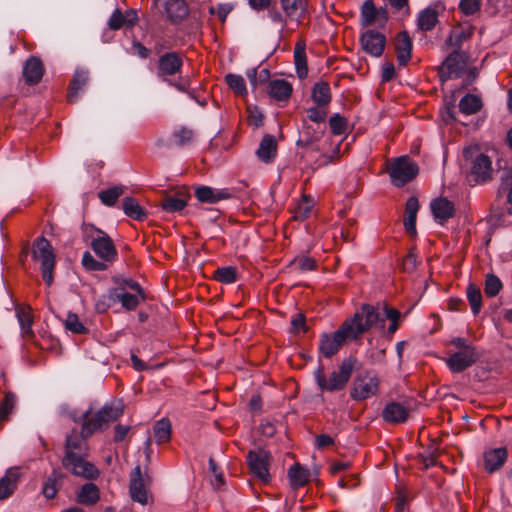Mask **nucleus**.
<instances>
[{
  "label": "nucleus",
  "instance_id": "0e129e2a",
  "mask_svg": "<svg viewBox=\"0 0 512 512\" xmlns=\"http://www.w3.org/2000/svg\"><path fill=\"white\" fill-rule=\"evenodd\" d=\"M274 0H247L249 7L256 12L267 10Z\"/></svg>",
  "mask_w": 512,
  "mask_h": 512
},
{
  "label": "nucleus",
  "instance_id": "a211bd4d",
  "mask_svg": "<svg viewBox=\"0 0 512 512\" xmlns=\"http://www.w3.org/2000/svg\"><path fill=\"white\" fill-rule=\"evenodd\" d=\"M381 416L390 424L404 423L409 417V408L404 403L390 401L385 405Z\"/></svg>",
  "mask_w": 512,
  "mask_h": 512
},
{
  "label": "nucleus",
  "instance_id": "603ef678",
  "mask_svg": "<svg viewBox=\"0 0 512 512\" xmlns=\"http://www.w3.org/2000/svg\"><path fill=\"white\" fill-rule=\"evenodd\" d=\"M82 265L89 271H104L107 268L105 261L96 260L90 252H84Z\"/></svg>",
  "mask_w": 512,
  "mask_h": 512
},
{
  "label": "nucleus",
  "instance_id": "a878e982",
  "mask_svg": "<svg viewBox=\"0 0 512 512\" xmlns=\"http://www.w3.org/2000/svg\"><path fill=\"white\" fill-rule=\"evenodd\" d=\"M277 154V142L273 135L266 134L262 138L256 155L264 163H270L274 160Z\"/></svg>",
  "mask_w": 512,
  "mask_h": 512
},
{
  "label": "nucleus",
  "instance_id": "f3484780",
  "mask_svg": "<svg viewBox=\"0 0 512 512\" xmlns=\"http://www.w3.org/2000/svg\"><path fill=\"white\" fill-rule=\"evenodd\" d=\"M430 208L435 221L441 225L453 218L456 212L454 203L444 197L432 200Z\"/></svg>",
  "mask_w": 512,
  "mask_h": 512
},
{
  "label": "nucleus",
  "instance_id": "864d4df0",
  "mask_svg": "<svg viewBox=\"0 0 512 512\" xmlns=\"http://www.w3.org/2000/svg\"><path fill=\"white\" fill-rule=\"evenodd\" d=\"M502 289L500 279L494 274H488L485 279L484 291L488 297L496 296Z\"/></svg>",
  "mask_w": 512,
  "mask_h": 512
},
{
  "label": "nucleus",
  "instance_id": "e2e57ef3",
  "mask_svg": "<svg viewBox=\"0 0 512 512\" xmlns=\"http://www.w3.org/2000/svg\"><path fill=\"white\" fill-rule=\"evenodd\" d=\"M126 288H129L132 291L137 292L141 296L142 300L145 299L144 291L137 281L131 278L123 280L121 287H119L118 291H125Z\"/></svg>",
  "mask_w": 512,
  "mask_h": 512
},
{
  "label": "nucleus",
  "instance_id": "ea45409f",
  "mask_svg": "<svg viewBox=\"0 0 512 512\" xmlns=\"http://www.w3.org/2000/svg\"><path fill=\"white\" fill-rule=\"evenodd\" d=\"M154 437L158 444L167 443L171 438V423L169 419L162 418L154 426Z\"/></svg>",
  "mask_w": 512,
  "mask_h": 512
},
{
  "label": "nucleus",
  "instance_id": "5701e85b",
  "mask_svg": "<svg viewBox=\"0 0 512 512\" xmlns=\"http://www.w3.org/2000/svg\"><path fill=\"white\" fill-rule=\"evenodd\" d=\"M507 459V450L504 447L488 450L484 453V467L489 473L499 470Z\"/></svg>",
  "mask_w": 512,
  "mask_h": 512
},
{
  "label": "nucleus",
  "instance_id": "052dcab7",
  "mask_svg": "<svg viewBox=\"0 0 512 512\" xmlns=\"http://www.w3.org/2000/svg\"><path fill=\"white\" fill-rule=\"evenodd\" d=\"M248 124L254 128H259L263 124V114L262 112L257 108H248Z\"/></svg>",
  "mask_w": 512,
  "mask_h": 512
},
{
  "label": "nucleus",
  "instance_id": "6ab92c4d",
  "mask_svg": "<svg viewBox=\"0 0 512 512\" xmlns=\"http://www.w3.org/2000/svg\"><path fill=\"white\" fill-rule=\"evenodd\" d=\"M21 477L20 467H10L6 470L4 476L0 478V500L7 499L13 495Z\"/></svg>",
  "mask_w": 512,
  "mask_h": 512
},
{
  "label": "nucleus",
  "instance_id": "7ed1b4c3",
  "mask_svg": "<svg viewBox=\"0 0 512 512\" xmlns=\"http://www.w3.org/2000/svg\"><path fill=\"white\" fill-rule=\"evenodd\" d=\"M356 358L350 356L344 358L337 371H333L329 377L325 376L324 366L320 363L314 372V379L322 391H340L347 385L355 368Z\"/></svg>",
  "mask_w": 512,
  "mask_h": 512
},
{
  "label": "nucleus",
  "instance_id": "423d86ee",
  "mask_svg": "<svg viewBox=\"0 0 512 512\" xmlns=\"http://www.w3.org/2000/svg\"><path fill=\"white\" fill-rule=\"evenodd\" d=\"M388 173L392 184L396 187H402L416 178L419 167L408 156H400L392 161Z\"/></svg>",
  "mask_w": 512,
  "mask_h": 512
},
{
  "label": "nucleus",
  "instance_id": "393cba45",
  "mask_svg": "<svg viewBox=\"0 0 512 512\" xmlns=\"http://www.w3.org/2000/svg\"><path fill=\"white\" fill-rule=\"evenodd\" d=\"M412 43L408 32H400L395 41L397 61L400 66H405L411 58Z\"/></svg>",
  "mask_w": 512,
  "mask_h": 512
},
{
  "label": "nucleus",
  "instance_id": "dca6fc26",
  "mask_svg": "<svg viewBox=\"0 0 512 512\" xmlns=\"http://www.w3.org/2000/svg\"><path fill=\"white\" fill-rule=\"evenodd\" d=\"M281 11L286 18L297 24L302 23L309 15V0H278Z\"/></svg>",
  "mask_w": 512,
  "mask_h": 512
},
{
  "label": "nucleus",
  "instance_id": "f257e3e1",
  "mask_svg": "<svg viewBox=\"0 0 512 512\" xmlns=\"http://www.w3.org/2000/svg\"><path fill=\"white\" fill-rule=\"evenodd\" d=\"M384 320L380 318L377 309L370 304H364L352 317L346 319L333 333H324L319 339V352L325 358L334 356L346 342L359 339L374 325Z\"/></svg>",
  "mask_w": 512,
  "mask_h": 512
},
{
  "label": "nucleus",
  "instance_id": "9d476101",
  "mask_svg": "<svg viewBox=\"0 0 512 512\" xmlns=\"http://www.w3.org/2000/svg\"><path fill=\"white\" fill-rule=\"evenodd\" d=\"M468 56L464 51L453 50L439 67V76L442 81L458 78L465 70Z\"/></svg>",
  "mask_w": 512,
  "mask_h": 512
},
{
  "label": "nucleus",
  "instance_id": "680f3d73",
  "mask_svg": "<svg viewBox=\"0 0 512 512\" xmlns=\"http://www.w3.org/2000/svg\"><path fill=\"white\" fill-rule=\"evenodd\" d=\"M294 265L300 270V271H311L316 268V261L311 257H300L298 259L294 260Z\"/></svg>",
  "mask_w": 512,
  "mask_h": 512
},
{
  "label": "nucleus",
  "instance_id": "20e7f679",
  "mask_svg": "<svg viewBox=\"0 0 512 512\" xmlns=\"http://www.w3.org/2000/svg\"><path fill=\"white\" fill-rule=\"evenodd\" d=\"M183 64V58L178 52H166L157 61L156 75L177 90L185 92L188 87L186 82L172 81V77L181 73Z\"/></svg>",
  "mask_w": 512,
  "mask_h": 512
},
{
  "label": "nucleus",
  "instance_id": "6e6d98bb",
  "mask_svg": "<svg viewBox=\"0 0 512 512\" xmlns=\"http://www.w3.org/2000/svg\"><path fill=\"white\" fill-rule=\"evenodd\" d=\"M326 106H313L306 110L307 118L314 123H323L327 117Z\"/></svg>",
  "mask_w": 512,
  "mask_h": 512
},
{
  "label": "nucleus",
  "instance_id": "0eeeda50",
  "mask_svg": "<svg viewBox=\"0 0 512 512\" xmlns=\"http://www.w3.org/2000/svg\"><path fill=\"white\" fill-rule=\"evenodd\" d=\"M379 378L372 371H363L353 381L350 397L355 401H363L375 396L379 390Z\"/></svg>",
  "mask_w": 512,
  "mask_h": 512
},
{
  "label": "nucleus",
  "instance_id": "4c0bfd02",
  "mask_svg": "<svg viewBox=\"0 0 512 512\" xmlns=\"http://www.w3.org/2000/svg\"><path fill=\"white\" fill-rule=\"evenodd\" d=\"M172 141L178 147L189 145L193 142L195 132L187 126H180L172 132Z\"/></svg>",
  "mask_w": 512,
  "mask_h": 512
},
{
  "label": "nucleus",
  "instance_id": "f8f14e48",
  "mask_svg": "<svg viewBox=\"0 0 512 512\" xmlns=\"http://www.w3.org/2000/svg\"><path fill=\"white\" fill-rule=\"evenodd\" d=\"M493 172L490 157L480 153L472 161L470 178L475 184H487L493 180Z\"/></svg>",
  "mask_w": 512,
  "mask_h": 512
},
{
  "label": "nucleus",
  "instance_id": "774afa93",
  "mask_svg": "<svg viewBox=\"0 0 512 512\" xmlns=\"http://www.w3.org/2000/svg\"><path fill=\"white\" fill-rule=\"evenodd\" d=\"M417 266L416 255L412 252L408 253L402 261V267L405 271H413Z\"/></svg>",
  "mask_w": 512,
  "mask_h": 512
},
{
  "label": "nucleus",
  "instance_id": "9b49d317",
  "mask_svg": "<svg viewBox=\"0 0 512 512\" xmlns=\"http://www.w3.org/2000/svg\"><path fill=\"white\" fill-rule=\"evenodd\" d=\"M154 5L171 24H179L189 15V8L184 0H154Z\"/></svg>",
  "mask_w": 512,
  "mask_h": 512
},
{
  "label": "nucleus",
  "instance_id": "f03ea898",
  "mask_svg": "<svg viewBox=\"0 0 512 512\" xmlns=\"http://www.w3.org/2000/svg\"><path fill=\"white\" fill-rule=\"evenodd\" d=\"M123 414L122 404L104 405L97 413L90 416V411L83 414L81 431L73 429L65 441V455L76 453L88 454L87 439L95 432L107 428L110 422L116 421Z\"/></svg>",
  "mask_w": 512,
  "mask_h": 512
},
{
  "label": "nucleus",
  "instance_id": "412c9836",
  "mask_svg": "<svg viewBox=\"0 0 512 512\" xmlns=\"http://www.w3.org/2000/svg\"><path fill=\"white\" fill-rule=\"evenodd\" d=\"M129 491L131 498L141 504L147 503V491L142 479L140 466H136L130 474Z\"/></svg>",
  "mask_w": 512,
  "mask_h": 512
},
{
  "label": "nucleus",
  "instance_id": "4d7b16f0",
  "mask_svg": "<svg viewBox=\"0 0 512 512\" xmlns=\"http://www.w3.org/2000/svg\"><path fill=\"white\" fill-rule=\"evenodd\" d=\"M481 5V0H460L459 9L466 16H470L477 13L480 10Z\"/></svg>",
  "mask_w": 512,
  "mask_h": 512
},
{
  "label": "nucleus",
  "instance_id": "a18cd8bd",
  "mask_svg": "<svg viewBox=\"0 0 512 512\" xmlns=\"http://www.w3.org/2000/svg\"><path fill=\"white\" fill-rule=\"evenodd\" d=\"M225 82L236 95L241 97L247 95L246 83L241 75L227 74Z\"/></svg>",
  "mask_w": 512,
  "mask_h": 512
},
{
  "label": "nucleus",
  "instance_id": "2f4dec72",
  "mask_svg": "<svg viewBox=\"0 0 512 512\" xmlns=\"http://www.w3.org/2000/svg\"><path fill=\"white\" fill-rule=\"evenodd\" d=\"M100 499V490L94 483L84 484L77 494V501L84 505H94Z\"/></svg>",
  "mask_w": 512,
  "mask_h": 512
},
{
  "label": "nucleus",
  "instance_id": "c9c22d12",
  "mask_svg": "<svg viewBox=\"0 0 512 512\" xmlns=\"http://www.w3.org/2000/svg\"><path fill=\"white\" fill-rule=\"evenodd\" d=\"M483 106L479 96L474 94H466L459 102V110L465 115H473L481 110Z\"/></svg>",
  "mask_w": 512,
  "mask_h": 512
},
{
  "label": "nucleus",
  "instance_id": "39448f33",
  "mask_svg": "<svg viewBox=\"0 0 512 512\" xmlns=\"http://www.w3.org/2000/svg\"><path fill=\"white\" fill-rule=\"evenodd\" d=\"M33 258L41 263V273L44 282L50 286L53 283V271L56 257L51 243L45 237H37L33 243Z\"/></svg>",
  "mask_w": 512,
  "mask_h": 512
},
{
  "label": "nucleus",
  "instance_id": "37998d69",
  "mask_svg": "<svg viewBox=\"0 0 512 512\" xmlns=\"http://www.w3.org/2000/svg\"><path fill=\"white\" fill-rule=\"evenodd\" d=\"M16 403V395L11 391L6 392L4 398L0 401V421H7L9 419V415L13 412Z\"/></svg>",
  "mask_w": 512,
  "mask_h": 512
},
{
  "label": "nucleus",
  "instance_id": "1a4fd4ad",
  "mask_svg": "<svg viewBox=\"0 0 512 512\" xmlns=\"http://www.w3.org/2000/svg\"><path fill=\"white\" fill-rule=\"evenodd\" d=\"M271 454L265 449L251 450L247 454V463L254 477L263 484H267L270 479Z\"/></svg>",
  "mask_w": 512,
  "mask_h": 512
},
{
  "label": "nucleus",
  "instance_id": "3c124183",
  "mask_svg": "<svg viewBox=\"0 0 512 512\" xmlns=\"http://www.w3.org/2000/svg\"><path fill=\"white\" fill-rule=\"evenodd\" d=\"M468 37H469V35L465 31L460 30V29H455V30L451 31V33L449 34V36L446 40V45L448 47L453 48L454 50H460L463 42L465 40H467Z\"/></svg>",
  "mask_w": 512,
  "mask_h": 512
},
{
  "label": "nucleus",
  "instance_id": "aec40b11",
  "mask_svg": "<svg viewBox=\"0 0 512 512\" xmlns=\"http://www.w3.org/2000/svg\"><path fill=\"white\" fill-rule=\"evenodd\" d=\"M195 197L199 202L215 204L221 200H227L232 197L230 189H215L209 186H199L195 189Z\"/></svg>",
  "mask_w": 512,
  "mask_h": 512
},
{
  "label": "nucleus",
  "instance_id": "69168bd1",
  "mask_svg": "<svg viewBox=\"0 0 512 512\" xmlns=\"http://www.w3.org/2000/svg\"><path fill=\"white\" fill-rule=\"evenodd\" d=\"M338 485L341 488L352 489L359 485V481L356 475H348L341 477L338 480Z\"/></svg>",
  "mask_w": 512,
  "mask_h": 512
},
{
  "label": "nucleus",
  "instance_id": "de8ad7c7",
  "mask_svg": "<svg viewBox=\"0 0 512 512\" xmlns=\"http://www.w3.org/2000/svg\"><path fill=\"white\" fill-rule=\"evenodd\" d=\"M329 127L333 135H343L348 131V120L339 113H335L329 119Z\"/></svg>",
  "mask_w": 512,
  "mask_h": 512
},
{
  "label": "nucleus",
  "instance_id": "c03bdc74",
  "mask_svg": "<svg viewBox=\"0 0 512 512\" xmlns=\"http://www.w3.org/2000/svg\"><path fill=\"white\" fill-rule=\"evenodd\" d=\"M115 299L127 310H134L140 304V300H142L137 292L129 293L126 291L116 292Z\"/></svg>",
  "mask_w": 512,
  "mask_h": 512
},
{
  "label": "nucleus",
  "instance_id": "c85d7f7f",
  "mask_svg": "<svg viewBox=\"0 0 512 512\" xmlns=\"http://www.w3.org/2000/svg\"><path fill=\"white\" fill-rule=\"evenodd\" d=\"M419 210V202L418 199L414 196H411L407 199L405 205V218H404V226L408 233L415 234L416 233V219L417 213Z\"/></svg>",
  "mask_w": 512,
  "mask_h": 512
},
{
  "label": "nucleus",
  "instance_id": "09e8293b",
  "mask_svg": "<svg viewBox=\"0 0 512 512\" xmlns=\"http://www.w3.org/2000/svg\"><path fill=\"white\" fill-rule=\"evenodd\" d=\"M123 193L124 190L122 187L115 186L99 192L98 197L104 205L113 206Z\"/></svg>",
  "mask_w": 512,
  "mask_h": 512
},
{
  "label": "nucleus",
  "instance_id": "6e6552de",
  "mask_svg": "<svg viewBox=\"0 0 512 512\" xmlns=\"http://www.w3.org/2000/svg\"><path fill=\"white\" fill-rule=\"evenodd\" d=\"M87 456L88 454L80 453L64 455L62 465L75 476L89 480L97 479L100 472L93 463L86 460Z\"/></svg>",
  "mask_w": 512,
  "mask_h": 512
},
{
  "label": "nucleus",
  "instance_id": "4be33fe9",
  "mask_svg": "<svg viewBox=\"0 0 512 512\" xmlns=\"http://www.w3.org/2000/svg\"><path fill=\"white\" fill-rule=\"evenodd\" d=\"M44 74L42 61L35 57H29L23 67V77L27 84L35 85L39 83Z\"/></svg>",
  "mask_w": 512,
  "mask_h": 512
},
{
  "label": "nucleus",
  "instance_id": "58836bf2",
  "mask_svg": "<svg viewBox=\"0 0 512 512\" xmlns=\"http://www.w3.org/2000/svg\"><path fill=\"white\" fill-rule=\"evenodd\" d=\"M377 22V8L372 0H366L360 13V23L363 27H369Z\"/></svg>",
  "mask_w": 512,
  "mask_h": 512
},
{
  "label": "nucleus",
  "instance_id": "b1692460",
  "mask_svg": "<svg viewBox=\"0 0 512 512\" xmlns=\"http://www.w3.org/2000/svg\"><path fill=\"white\" fill-rule=\"evenodd\" d=\"M137 20L138 16L135 10L129 9L123 14L119 9H116L108 21V26L112 30H118L124 26L132 27Z\"/></svg>",
  "mask_w": 512,
  "mask_h": 512
},
{
  "label": "nucleus",
  "instance_id": "f704fd0d",
  "mask_svg": "<svg viewBox=\"0 0 512 512\" xmlns=\"http://www.w3.org/2000/svg\"><path fill=\"white\" fill-rule=\"evenodd\" d=\"M288 478L293 488H300L308 482L309 472L299 463H295L288 470Z\"/></svg>",
  "mask_w": 512,
  "mask_h": 512
},
{
  "label": "nucleus",
  "instance_id": "bf43d9fd",
  "mask_svg": "<svg viewBox=\"0 0 512 512\" xmlns=\"http://www.w3.org/2000/svg\"><path fill=\"white\" fill-rule=\"evenodd\" d=\"M270 72L268 69H262L260 70L258 76H257V70L252 69L247 71V77L252 85L253 88H256L258 81L265 82L269 79Z\"/></svg>",
  "mask_w": 512,
  "mask_h": 512
},
{
  "label": "nucleus",
  "instance_id": "c756f323",
  "mask_svg": "<svg viewBox=\"0 0 512 512\" xmlns=\"http://www.w3.org/2000/svg\"><path fill=\"white\" fill-rule=\"evenodd\" d=\"M311 99L317 106H328L332 100L331 89L327 82L320 81L313 85Z\"/></svg>",
  "mask_w": 512,
  "mask_h": 512
},
{
  "label": "nucleus",
  "instance_id": "4468645a",
  "mask_svg": "<svg viewBox=\"0 0 512 512\" xmlns=\"http://www.w3.org/2000/svg\"><path fill=\"white\" fill-rule=\"evenodd\" d=\"M479 359L476 348H466L452 353L446 364L453 373H460L471 367Z\"/></svg>",
  "mask_w": 512,
  "mask_h": 512
},
{
  "label": "nucleus",
  "instance_id": "7c9ffc66",
  "mask_svg": "<svg viewBox=\"0 0 512 512\" xmlns=\"http://www.w3.org/2000/svg\"><path fill=\"white\" fill-rule=\"evenodd\" d=\"M122 209L125 215L133 220L143 221L147 218V212L133 197H125L123 199Z\"/></svg>",
  "mask_w": 512,
  "mask_h": 512
},
{
  "label": "nucleus",
  "instance_id": "5fc2aeb1",
  "mask_svg": "<svg viewBox=\"0 0 512 512\" xmlns=\"http://www.w3.org/2000/svg\"><path fill=\"white\" fill-rule=\"evenodd\" d=\"M65 327L74 334H86L88 329L80 321L76 314H68L65 320Z\"/></svg>",
  "mask_w": 512,
  "mask_h": 512
},
{
  "label": "nucleus",
  "instance_id": "cd10ccee",
  "mask_svg": "<svg viewBox=\"0 0 512 512\" xmlns=\"http://www.w3.org/2000/svg\"><path fill=\"white\" fill-rule=\"evenodd\" d=\"M89 79L88 72L82 69L76 70L69 84L67 100L75 103L78 99L79 91L87 84Z\"/></svg>",
  "mask_w": 512,
  "mask_h": 512
},
{
  "label": "nucleus",
  "instance_id": "13d9d810",
  "mask_svg": "<svg viewBox=\"0 0 512 512\" xmlns=\"http://www.w3.org/2000/svg\"><path fill=\"white\" fill-rule=\"evenodd\" d=\"M500 183L498 187V193L508 189L512 185V165H506L501 169Z\"/></svg>",
  "mask_w": 512,
  "mask_h": 512
},
{
  "label": "nucleus",
  "instance_id": "338daca9",
  "mask_svg": "<svg viewBox=\"0 0 512 512\" xmlns=\"http://www.w3.org/2000/svg\"><path fill=\"white\" fill-rule=\"evenodd\" d=\"M334 444V439L328 434H320L315 438V445L317 449H324L326 447L332 446Z\"/></svg>",
  "mask_w": 512,
  "mask_h": 512
},
{
  "label": "nucleus",
  "instance_id": "e433bc0d",
  "mask_svg": "<svg viewBox=\"0 0 512 512\" xmlns=\"http://www.w3.org/2000/svg\"><path fill=\"white\" fill-rule=\"evenodd\" d=\"M294 62L299 78H305L308 74V66L305 45L302 43H297L294 48Z\"/></svg>",
  "mask_w": 512,
  "mask_h": 512
},
{
  "label": "nucleus",
  "instance_id": "bb28decb",
  "mask_svg": "<svg viewBox=\"0 0 512 512\" xmlns=\"http://www.w3.org/2000/svg\"><path fill=\"white\" fill-rule=\"evenodd\" d=\"M292 91L291 83L284 79L271 80L268 84V94L277 101H287Z\"/></svg>",
  "mask_w": 512,
  "mask_h": 512
},
{
  "label": "nucleus",
  "instance_id": "473e14b6",
  "mask_svg": "<svg viewBox=\"0 0 512 512\" xmlns=\"http://www.w3.org/2000/svg\"><path fill=\"white\" fill-rule=\"evenodd\" d=\"M16 316L19 321L22 334L25 337H32L33 336V330H32V324H33V316L31 308L28 306H22L16 308Z\"/></svg>",
  "mask_w": 512,
  "mask_h": 512
},
{
  "label": "nucleus",
  "instance_id": "ddd939ff",
  "mask_svg": "<svg viewBox=\"0 0 512 512\" xmlns=\"http://www.w3.org/2000/svg\"><path fill=\"white\" fill-rule=\"evenodd\" d=\"M360 44L365 53L380 57L386 46V37L381 32L369 29L361 34Z\"/></svg>",
  "mask_w": 512,
  "mask_h": 512
},
{
  "label": "nucleus",
  "instance_id": "2eb2a0df",
  "mask_svg": "<svg viewBox=\"0 0 512 512\" xmlns=\"http://www.w3.org/2000/svg\"><path fill=\"white\" fill-rule=\"evenodd\" d=\"M99 236L91 241L94 253L103 261L112 263L117 258V250L112 239L103 231L98 230Z\"/></svg>",
  "mask_w": 512,
  "mask_h": 512
},
{
  "label": "nucleus",
  "instance_id": "72a5a7b5",
  "mask_svg": "<svg viewBox=\"0 0 512 512\" xmlns=\"http://www.w3.org/2000/svg\"><path fill=\"white\" fill-rule=\"evenodd\" d=\"M438 23V12L434 8L423 9L417 18V26L421 31H431Z\"/></svg>",
  "mask_w": 512,
  "mask_h": 512
},
{
  "label": "nucleus",
  "instance_id": "a19ab883",
  "mask_svg": "<svg viewBox=\"0 0 512 512\" xmlns=\"http://www.w3.org/2000/svg\"><path fill=\"white\" fill-rule=\"evenodd\" d=\"M467 300L474 315H477L482 308V294L479 287L469 284L466 289Z\"/></svg>",
  "mask_w": 512,
  "mask_h": 512
},
{
  "label": "nucleus",
  "instance_id": "79ce46f5",
  "mask_svg": "<svg viewBox=\"0 0 512 512\" xmlns=\"http://www.w3.org/2000/svg\"><path fill=\"white\" fill-rule=\"evenodd\" d=\"M213 278L223 284H232L237 281L238 272L232 266L219 267L214 271Z\"/></svg>",
  "mask_w": 512,
  "mask_h": 512
},
{
  "label": "nucleus",
  "instance_id": "49530a36",
  "mask_svg": "<svg viewBox=\"0 0 512 512\" xmlns=\"http://www.w3.org/2000/svg\"><path fill=\"white\" fill-rule=\"evenodd\" d=\"M314 207V201L312 198L304 195L294 210V218L296 220L307 219Z\"/></svg>",
  "mask_w": 512,
  "mask_h": 512
},
{
  "label": "nucleus",
  "instance_id": "8fccbe9b",
  "mask_svg": "<svg viewBox=\"0 0 512 512\" xmlns=\"http://www.w3.org/2000/svg\"><path fill=\"white\" fill-rule=\"evenodd\" d=\"M187 205V201L183 198L175 196H167L161 202V207L164 211L169 213L179 212Z\"/></svg>",
  "mask_w": 512,
  "mask_h": 512
}]
</instances>
